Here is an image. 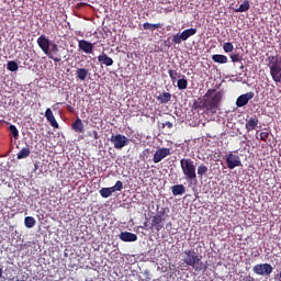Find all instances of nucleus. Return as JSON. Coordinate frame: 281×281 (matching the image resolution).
Listing matches in <instances>:
<instances>
[{
	"label": "nucleus",
	"mask_w": 281,
	"mask_h": 281,
	"mask_svg": "<svg viewBox=\"0 0 281 281\" xmlns=\"http://www.w3.org/2000/svg\"><path fill=\"white\" fill-rule=\"evenodd\" d=\"M223 101V92L216 89H209L202 98V106L207 113H217L221 109V102Z\"/></svg>",
	"instance_id": "obj_1"
},
{
	"label": "nucleus",
	"mask_w": 281,
	"mask_h": 281,
	"mask_svg": "<svg viewBox=\"0 0 281 281\" xmlns=\"http://www.w3.org/2000/svg\"><path fill=\"white\" fill-rule=\"evenodd\" d=\"M182 262L186 267H192L196 273H201V271L207 269V266L201 261V256L193 249H188L182 252Z\"/></svg>",
	"instance_id": "obj_2"
},
{
	"label": "nucleus",
	"mask_w": 281,
	"mask_h": 281,
	"mask_svg": "<svg viewBox=\"0 0 281 281\" xmlns=\"http://www.w3.org/2000/svg\"><path fill=\"white\" fill-rule=\"evenodd\" d=\"M267 66L270 70V76L273 82L281 83V56L270 55L266 58Z\"/></svg>",
	"instance_id": "obj_3"
},
{
	"label": "nucleus",
	"mask_w": 281,
	"mask_h": 281,
	"mask_svg": "<svg viewBox=\"0 0 281 281\" xmlns=\"http://www.w3.org/2000/svg\"><path fill=\"white\" fill-rule=\"evenodd\" d=\"M180 168L189 181H194V179H196V166L194 165V160L182 158L180 160Z\"/></svg>",
	"instance_id": "obj_4"
},
{
	"label": "nucleus",
	"mask_w": 281,
	"mask_h": 281,
	"mask_svg": "<svg viewBox=\"0 0 281 281\" xmlns=\"http://www.w3.org/2000/svg\"><path fill=\"white\" fill-rule=\"evenodd\" d=\"M196 34V29H187L181 32V34L177 33L172 35V43L175 45H181L182 41H188L190 36H194Z\"/></svg>",
	"instance_id": "obj_5"
},
{
	"label": "nucleus",
	"mask_w": 281,
	"mask_h": 281,
	"mask_svg": "<svg viewBox=\"0 0 281 281\" xmlns=\"http://www.w3.org/2000/svg\"><path fill=\"white\" fill-rule=\"evenodd\" d=\"M116 150H122L125 146H128V138L122 134H113L110 138Z\"/></svg>",
	"instance_id": "obj_6"
},
{
	"label": "nucleus",
	"mask_w": 281,
	"mask_h": 281,
	"mask_svg": "<svg viewBox=\"0 0 281 281\" xmlns=\"http://www.w3.org/2000/svg\"><path fill=\"white\" fill-rule=\"evenodd\" d=\"M226 166H227L228 170H234V168H240V166H243L240 156H238L232 151L228 153L226 155Z\"/></svg>",
	"instance_id": "obj_7"
},
{
	"label": "nucleus",
	"mask_w": 281,
	"mask_h": 281,
	"mask_svg": "<svg viewBox=\"0 0 281 281\" xmlns=\"http://www.w3.org/2000/svg\"><path fill=\"white\" fill-rule=\"evenodd\" d=\"M252 271L256 276H269L273 273V267L270 263H257L252 267Z\"/></svg>",
	"instance_id": "obj_8"
},
{
	"label": "nucleus",
	"mask_w": 281,
	"mask_h": 281,
	"mask_svg": "<svg viewBox=\"0 0 281 281\" xmlns=\"http://www.w3.org/2000/svg\"><path fill=\"white\" fill-rule=\"evenodd\" d=\"M254 95H256L254 92L240 94L236 100V106H238V109H241V106H247V104H249V100H254Z\"/></svg>",
	"instance_id": "obj_9"
},
{
	"label": "nucleus",
	"mask_w": 281,
	"mask_h": 281,
	"mask_svg": "<svg viewBox=\"0 0 281 281\" xmlns=\"http://www.w3.org/2000/svg\"><path fill=\"white\" fill-rule=\"evenodd\" d=\"M170 155H171L170 148H166V147L159 148L154 154L153 161H154V164H159L162 159H166V157H168Z\"/></svg>",
	"instance_id": "obj_10"
},
{
	"label": "nucleus",
	"mask_w": 281,
	"mask_h": 281,
	"mask_svg": "<svg viewBox=\"0 0 281 281\" xmlns=\"http://www.w3.org/2000/svg\"><path fill=\"white\" fill-rule=\"evenodd\" d=\"M37 45H38L40 49H42V52H44V54H49V47H50L52 43L49 42V38H47V36L41 35L37 38Z\"/></svg>",
	"instance_id": "obj_11"
},
{
	"label": "nucleus",
	"mask_w": 281,
	"mask_h": 281,
	"mask_svg": "<svg viewBox=\"0 0 281 281\" xmlns=\"http://www.w3.org/2000/svg\"><path fill=\"white\" fill-rule=\"evenodd\" d=\"M58 52H60V49L58 48V45L53 44L52 48L50 49L48 48V54H46V56H48L50 60H54V63H60L63 58L60 57Z\"/></svg>",
	"instance_id": "obj_12"
},
{
	"label": "nucleus",
	"mask_w": 281,
	"mask_h": 281,
	"mask_svg": "<svg viewBox=\"0 0 281 281\" xmlns=\"http://www.w3.org/2000/svg\"><path fill=\"white\" fill-rule=\"evenodd\" d=\"M78 48L80 52L85 54H93V44L87 40H79L78 41Z\"/></svg>",
	"instance_id": "obj_13"
},
{
	"label": "nucleus",
	"mask_w": 281,
	"mask_h": 281,
	"mask_svg": "<svg viewBox=\"0 0 281 281\" xmlns=\"http://www.w3.org/2000/svg\"><path fill=\"white\" fill-rule=\"evenodd\" d=\"M259 123H260V120H258V117L256 115H252V116L246 119L245 128H246L247 133H251V131H256V127L258 126Z\"/></svg>",
	"instance_id": "obj_14"
},
{
	"label": "nucleus",
	"mask_w": 281,
	"mask_h": 281,
	"mask_svg": "<svg viewBox=\"0 0 281 281\" xmlns=\"http://www.w3.org/2000/svg\"><path fill=\"white\" fill-rule=\"evenodd\" d=\"M164 221H166L165 217H159L158 215H154L151 217V228L154 227L156 232H160L164 229Z\"/></svg>",
	"instance_id": "obj_15"
},
{
	"label": "nucleus",
	"mask_w": 281,
	"mask_h": 281,
	"mask_svg": "<svg viewBox=\"0 0 281 281\" xmlns=\"http://www.w3.org/2000/svg\"><path fill=\"white\" fill-rule=\"evenodd\" d=\"M119 238L123 243H135V240H137V236L134 233H130V232H122L119 235Z\"/></svg>",
	"instance_id": "obj_16"
},
{
	"label": "nucleus",
	"mask_w": 281,
	"mask_h": 281,
	"mask_svg": "<svg viewBox=\"0 0 281 281\" xmlns=\"http://www.w3.org/2000/svg\"><path fill=\"white\" fill-rule=\"evenodd\" d=\"M45 117L50 126H53V128H58V122L56 121V116H54V112L52 111V109H46Z\"/></svg>",
	"instance_id": "obj_17"
},
{
	"label": "nucleus",
	"mask_w": 281,
	"mask_h": 281,
	"mask_svg": "<svg viewBox=\"0 0 281 281\" xmlns=\"http://www.w3.org/2000/svg\"><path fill=\"white\" fill-rule=\"evenodd\" d=\"M98 61L100 65H105V67H111L113 65V58L109 57L105 53L98 56Z\"/></svg>",
	"instance_id": "obj_18"
},
{
	"label": "nucleus",
	"mask_w": 281,
	"mask_h": 281,
	"mask_svg": "<svg viewBox=\"0 0 281 281\" xmlns=\"http://www.w3.org/2000/svg\"><path fill=\"white\" fill-rule=\"evenodd\" d=\"M156 99L160 104H168V102L172 100V94H170V92H162L158 97H156Z\"/></svg>",
	"instance_id": "obj_19"
},
{
	"label": "nucleus",
	"mask_w": 281,
	"mask_h": 281,
	"mask_svg": "<svg viewBox=\"0 0 281 281\" xmlns=\"http://www.w3.org/2000/svg\"><path fill=\"white\" fill-rule=\"evenodd\" d=\"M88 76H89V70L87 68H78L76 70V78H78V80H81L82 82L87 80Z\"/></svg>",
	"instance_id": "obj_20"
},
{
	"label": "nucleus",
	"mask_w": 281,
	"mask_h": 281,
	"mask_svg": "<svg viewBox=\"0 0 281 281\" xmlns=\"http://www.w3.org/2000/svg\"><path fill=\"white\" fill-rule=\"evenodd\" d=\"M171 192L173 196H179L181 194H186V187L183 184H176L171 187Z\"/></svg>",
	"instance_id": "obj_21"
},
{
	"label": "nucleus",
	"mask_w": 281,
	"mask_h": 281,
	"mask_svg": "<svg viewBox=\"0 0 281 281\" xmlns=\"http://www.w3.org/2000/svg\"><path fill=\"white\" fill-rule=\"evenodd\" d=\"M72 130L75 131V133H85V124L82 123V120L77 119L72 123Z\"/></svg>",
	"instance_id": "obj_22"
},
{
	"label": "nucleus",
	"mask_w": 281,
	"mask_h": 281,
	"mask_svg": "<svg viewBox=\"0 0 281 281\" xmlns=\"http://www.w3.org/2000/svg\"><path fill=\"white\" fill-rule=\"evenodd\" d=\"M212 60L213 63H217L218 65H225L227 64V56L225 55H221V54H215L212 55Z\"/></svg>",
	"instance_id": "obj_23"
},
{
	"label": "nucleus",
	"mask_w": 281,
	"mask_h": 281,
	"mask_svg": "<svg viewBox=\"0 0 281 281\" xmlns=\"http://www.w3.org/2000/svg\"><path fill=\"white\" fill-rule=\"evenodd\" d=\"M168 74H169L170 80H171V82H172L173 85H175V82H177V80H180L181 77L183 76V75H181V72H178V71L175 70V69H169V70H168Z\"/></svg>",
	"instance_id": "obj_24"
},
{
	"label": "nucleus",
	"mask_w": 281,
	"mask_h": 281,
	"mask_svg": "<svg viewBox=\"0 0 281 281\" xmlns=\"http://www.w3.org/2000/svg\"><path fill=\"white\" fill-rule=\"evenodd\" d=\"M177 87L180 91L188 89V79H186V75L177 81Z\"/></svg>",
	"instance_id": "obj_25"
},
{
	"label": "nucleus",
	"mask_w": 281,
	"mask_h": 281,
	"mask_svg": "<svg viewBox=\"0 0 281 281\" xmlns=\"http://www.w3.org/2000/svg\"><path fill=\"white\" fill-rule=\"evenodd\" d=\"M24 225L27 229H32L36 225V220L33 216H26L24 218Z\"/></svg>",
	"instance_id": "obj_26"
},
{
	"label": "nucleus",
	"mask_w": 281,
	"mask_h": 281,
	"mask_svg": "<svg viewBox=\"0 0 281 281\" xmlns=\"http://www.w3.org/2000/svg\"><path fill=\"white\" fill-rule=\"evenodd\" d=\"M113 189L112 187L110 188H102L100 191H99V194L103 198V199H109V196H111V194H113Z\"/></svg>",
	"instance_id": "obj_27"
},
{
	"label": "nucleus",
	"mask_w": 281,
	"mask_h": 281,
	"mask_svg": "<svg viewBox=\"0 0 281 281\" xmlns=\"http://www.w3.org/2000/svg\"><path fill=\"white\" fill-rule=\"evenodd\" d=\"M159 27H161L160 23L157 24H150L148 22H145L143 24V30H150L151 32H155V30H159Z\"/></svg>",
	"instance_id": "obj_28"
},
{
	"label": "nucleus",
	"mask_w": 281,
	"mask_h": 281,
	"mask_svg": "<svg viewBox=\"0 0 281 281\" xmlns=\"http://www.w3.org/2000/svg\"><path fill=\"white\" fill-rule=\"evenodd\" d=\"M30 153L29 147L22 148L18 154V159H27V157H30Z\"/></svg>",
	"instance_id": "obj_29"
},
{
	"label": "nucleus",
	"mask_w": 281,
	"mask_h": 281,
	"mask_svg": "<svg viewBox=\"0 0 281 281\" xmlns=\"http://www.w3.org/2000/svg\"><path fill=\"white\" fill-rule=\"evenodd\" d=\"M251 8L249 0L244 1L238 9H235V12H247Z\"/></svg>",
	"instance_id": "obj_30"
},
{
	"label": "nucleus",
	"mask_w": 281,
	"mask_h": 281,
	"mask_svg": "<svg viewBox=\"0 0 281 281\" xmlns=\"http://www.w3.org/2000/svg\"><path fill=\"white\" fill-rule=\"evenodd\" d=\"M205 175H207V166H205L204 164H201L198 167V176L200 179H203V177H205Z\"/></svg>",
	"instance_id": "obj_31"
},
{
	"label": "nucleus",
	"mask_w": 281,
	"mask_h": 281,
	"mask_svg": "<svg viewBox=\"0 0 281 281\" xmlns=\"http://www.w3.org/2000/svg\"><path fill=\"white\" fill-rule=\"evenodd\" d=\"M7 69L9 71H19V64L14 60L8 61Z\"/></svg>",
	"instance_id": "obj_32"
},
{
	"label": "nucleus",
	"mask_w": 281,
	"mask_h": 281,
	"mask_svg": "<svg viewBox=\"0 0 281 281\" xmlns=\"http://www.w3.org/2000/svg\"><path fill=\"white\" fill-rule=\"evenodd\" d=\"M113 192H122L123 188H124V182L117 180L115 182V186L111 187Z\"/></svg>",
	"instance_id": "obj_33"
},
{
	"label": "nucleus",
	"mask_w": 281,
	"mask_h": 281,
	"mask_svg": "<svg viewBox=\"0 0 281 281\" xmlns=\"http://www.w3.org/2000/svg\"><path fill=\"white\" fill-rule=\"evenodd\" d=\"M9 133L14 139H19V130L14 125L9 126Z\"/></svg>",
	"instance_id": "obj_34"
},
{
	"label": "nucleus",
	"mask_w": 281,
	"mask_h": 281,
	"mask_svg": "<svg viewBox=\"0 0 281 281\" xmlns=\"http://www.w3.org/2000/svg\"><path fill=\"white\" fill-rule=\"evenodd\" d=\"M223 49L226 54H229V53L234 52V44H232L231 42H226L223 45Z\"/></svg>",
	"instance_id": "obj_35"
},
{
	"label": "nucleus",
	"mask_w": 281,
	"mask_h": 281,
	"mask_svg": "<svg viewBox=\"0 0 281 281\" xmlns=\"http://www.w3.org/2000/svg\"><path fill=\"white\" fill-rule=\"evenodd\" d=\"M167 212H170L169 209H166V207H161L160 210L157 209V214L156 216H159L160 218H166V213Z\"/></svg>",
	"instance_id": "obj_36"
},
{
	"label": "nucleus",
	"mask_w": 281,
	"mask_h": 281,
	"mask_svg": "<svg viewBox=\"0 0 281 281\" xmlns=\"http://www.w3.org/2000/svg\"><path fill=\"white\" fill-rule=\"evenodd\" d=\"M231 60L232 63H240V60H243V56H240V54H232Z\"/></svg>",
	"instance_id": "obj_37"
},
{
	"label": "nucleus",
	"mask_w": 281,
	"mask_h": 281,
	"mask_svg": "<svg viewBox=\"0 0 281 281\" xmlns=\"http://www.w3.org/2000/svg\"><path fill=\"white\" fill-rule=\"evenodd\" d=\"M270 135H271V133L266 131V132H261L259 134V137H260L261 142H267V139H269Z\"/></svg>",
	"instance_id": "obj_38"
},
{
	"label": "nucleus",
	"mask_w": 281,
	"mask_h": 281,
	"mask_svg": "<svg viewBox=\"0 0 281 281\" xmlns=\"http://www.w3.org/2000/svg\"><path fill=\"white\" fill-rule=\"evenodd\" d=\"M193 111H196V109H203V101L199 103V101H194L192 105Z\"/></svg>",
	"instance_id": "obj_39"
},
{
	"label": "nucleus",
	"mask_w": 281,
	"mask_h": 281,
	"mask_svg": "<svg viewBox=\"0 0 281 281\" xmlns=\"http://www.w3.org/2000/svg\"><path fill=\"white\" fill-rule=\"evenodd\" d=\"M150 154V150L147 148V149H144L140 157L143 159H148V155Z\"/></svg>",
	"instance_id": "obj_40"
},
{
	"label": "nucleus",
	"mask_w": 281,
	"mask_h": 281,
	"mask_svg": "<svg viewBox=\"0 0 281 281\" xmlns=\"http://www.w3.org/2000/svg\"><path fill=\"white\" fill-rule=\"evenodd\" d=\"M166 126L167 128H172V123H170V121H167L162 124V128H166Z\"/></svg>",
	"instance_id": "obj_41"
},
{
	"label": "nucleus",
	"mask_w": 281,
	"mask_h": 281,
	"mask_svg": "<svg viewBox=\"0 0 281 281\" xmlns=\"http://www.w3.org/2000/svg\"><path fill=\"white\" fill-rule=\"evenodd\" d=\"M93 135H94V139H98V133L95 131L93 132Z\"/></svg>",
	"instance_id": "obj_42"
},
{
	"label": "nucleus",
	"mask_w": 281,
	"mask_h": 281,
	"mask_svg": "<svg viewBox=\"0 0 281 281\" xmlns=\"http://www.w3.org/2000/svg\"><path fill=\"white\" fill-rule=\"evenodd\" d=\"M34 170H38V164L34 165Z\"/></svg>",
	"instance_id": "obj_43"
},
{
	"label": "nucleus",
	"mask_w": 281,
	"mask_h": 281,
	"mask_svg": "<svg viewBox=\"0 0 281 281\" xmlns=\"http://www.w3.org/2000/svg\"><path fill=\"white\" fill-rule=\"evenodd\" d=\"M69 111H74V108L71 105H68Z\"/></svg>",
	"instance_id": "obj_44"
},
{
	"label": "nucleus",
	"mask_w": 281,
	"mask_h": 281,
	"mask_svg": "<svg viewBox=\"0 0 281 281\" xmlns=\"http://www.w3.org/2000/svg\"><path fill=\"white\" fill-rule=\"evenodd\" d=\"M147 226H148V222H145V223H144V227H147Z\"/></svg>",
	"instance_id": "obj_45"
},
{
	"label": "nucleus",
	"mask_w": 281,
	"mask_h": 281,
	"mask_svg": "<svg viewBox=\"0 0 281 281\" xmlns=\"http://www.w3.org/2000/svg\"><path fill=\"white\" fill-rule=\"evenodd\" d=\"M240 69H245V66H244V65H241V66H240Z\"/></svg>",
	"instance_id": "obj_46"
}]
</instances>
